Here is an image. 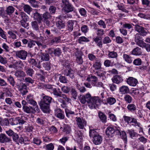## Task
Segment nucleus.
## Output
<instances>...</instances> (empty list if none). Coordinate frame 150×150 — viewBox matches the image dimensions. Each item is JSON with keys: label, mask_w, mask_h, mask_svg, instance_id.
Listing matches in <instances>:
<instances>
[{"label": "nucleus", "mask_w": 150, "mask_h": 150, "mask_svg": "<svg viewBox=\"0 0 150 150\" xmlns=\"http://www.w3.org/2000/svg\"><path fill=\"white\" fill-rule=\"evenodd\" d=\"M33 17L34 19L37 20L39 23H41L42 21V16L36 11L33 13Z\"/></svg>", "instance_id": "22"}, {"label": "nucleus", "mask_w": 150, "mask_h": 150, "mask_svg": "<svg viewBox=\"0 0 150 150\" xmlns=\"http://www.w3.org/2000/svg\"><path fill=\"white\" fill-rule=\"evenodd\" d=\"M55 114L57 118L61 120L64 119V112L60 109L56 110L55 112Z\"/></svg>", "instance_id": "12"}, {"label": "nucleus", "mask_w": 150, "mask_h": 150, "mask_svg": "<svg viewBox=\"0 0 150 150\" xmlns=\"http://www.w3.org/2000/svg\"><path fill=\"white\" fill-rule=\"evenodd\" d=\"M127 132L129 134L130 137L132 139L137 137L138 136H140L139 134H138L133 129H128L127 131Z\"/></svg>", "instance_id": "23"}, {"label": "nucleus", "mask_w": 150, "mask_h": 150, "mask_svg": "<svg viewBox=\"0 0 150 150\" xmlns=\"http://www.w3.org/2000/svg\"><path fill=\"white\" fill-rule=\"evenodd\" d=\"M91 71L92 73H94V74L100 77L103 76L104 75V71L102 68L98 69L96 70L95 71L94 70L92 69Z\"/></svg>", "instance_id": "15"}, {"label": "nucleus", "mask_w": 150, "mask_h": 150, "mask_svg": "<svg viewBox=\"0 0 150 150\" xmlns=\"http://www.w3.org/2000/svg\"><path fill=\"white\" fill-rule=\"evenodd\" d=\"M115 133L117 135H119L121 136L122 134V136L121 137L122 139L124 140L125 142H126L127 140V137L126 136V134L125 132L124 131H122V133L118 129H115Z\"/></svg>", "instance_id": "14"}, {"label": "nucleus", "mask_w": 150, "mask_h": 150, "mask_svg": "<svg viewBox=\"0 0 150 150\" xmlns=\"http://www.w3.org/2000/svg\"><path fill=\"white\" fill-rule=\"evenodd\" d=\"M89 136L92 137V141L94 144L98 145L100 144L103 140L102 137L96 131V130L90 129Z\"/></svg>", "instance_id": "3"}, {"label": "nucleus", "mask_w": 150, "mask_h": 150, "mask_svg": "<svg viewBox=\"0 0 150 150\" xmlns=\"http://www.w3.org/2000/svg\"><path fill=\"white\" fill-rule=\"evenodd\" d=\"M112 80L114 83L118 84L122 81V79L119 75H116L112 78Z\"/></svg>", "instance_id": "28"}, {"label": "nucleus", "mask_w": 150, "mask_h": 150, "mask_svg": "<svg viewBox=\"0 0 150 150\" xmlns=\"http://www.w3.org/2000/svg\"><path fill=\"white\" fill-rule=\"evenodd\" d=\"M142 60L139 58L135 59L133 62V64L136 66L140 65L142 64Z\"/></svg>", "instance_id": "58"}, {"label": "nucleus", "mask_w": 150, "mask_h": 150, "mask_svg": "<svg viewBox=\"0 0 150 150\" xmlns=\"http://www.w3.org/2000/svg\"><path fill=\"white\" fill-rule=\"evenodd\" d=\"M15 9V8L11 6H9L6 8V13L7 14V16H8L9 18L11 15L14 12Z\"/></svg>", "instance_id": "30"}, {"label": "nucleus", "mask_w": 150, "mask_h": 150, "mask_svg": "<svg viewBox=\"0 0 150 150\" xmlns=\"http://www.w3.org/2000/svg\"><path fill=\"white\" fill-rule=\"evenodd\" d=\"M82 53L80 51H77L75 53V56L76 57V61L79 64H82L83 62L82 58Z\"/></svg>", "instance_id": "8"}, {"label": "nucleus", "mask_w": 150, "mask_h": 150, "mask_svg": "<svg viewBox=\"0 0 150 150\" xmlns=\"http://www.w3.org/2000/svg\"><path fill=\"white\" fill-rule=\"evenodd\" d=\"M128 110L131 112H135L137 109V107L134 103H129L127 107Z\"/></svg>", "instance_id": "26"}, {"label": "nucleus", "mask_w": 150, "mask_h": 150, "mask_svg": "<svg viewBox=\"0 0 150 150\" xmlns=\"http://www.w3.org/2000/svg\"><path fill=\"white\" fill-rule=\"evenodd\" d=\"M102 63L99 59H96L95 62H93V67L95 70L98 69L102 68Z\"/></svg>", "instance_id": "17"}, {"label": "nucleus", "mask_w": 150, "mask_h": 150, "mask_svg": "<svg viewBox=\"0 0 150 150\" xmlns=\"http://www.w3.org/2000/svg\"><path fill=\"white\" fill-rule=\"evenodd\" d=\"M64 7L66 9H67V12L73 11L74 8L73 6H72L70 3L64 6Z\"/></svg>", "instance_id": "46"}, {"label": "nucleus", "mask_w": 150, "mask_h": 150, "mask_svg": "<svg viewBox=\"0 0 150 150\" xmlns=\"http://www.w3.org/2000/svg\"><path fill=\"white\" fill-rule=\"evenodd\" d=\"M18 88L20 93L22 95L26 94L28 92L26 86L24 84H20L19 86L18 85Z\"/></svg>", "instance_id": "13"}, {"label": "nucleus", "mask_w": 150, "mask_h": 150, "mask_svg": "<svg viewBox=\"0 0 150 150\" xmlns=\"http://www.w3.org/2000/svg\"><path fill=\"white\" fill-rule=\"evenodd\" d=\"M123 57L125 61L127 63L130 64L132 62V59L131 57L128 54H124L123 56Z\"/></svg>", "instance_id": "34"}, {"label": "nucleus", "mask_w": 150, "mask_h": 150, "mask_svg": "<svg viewBox=\"0 0 150 150\" xmlns=\"http://www.w3.org/2000/svg\"><path fill=\"white\" fill-rule=\"evenodd\" d=\"M76 121L78 127L80 129H83L86 126V122L84 119L79 117H76Z\"/></svg>", "instance_id": "6"}, {"label": "nucleus", "mask_w": 150, "mask_h": 150, "mask_svg": "<svg viewBox=\"0 0 150 150\" xmlns=\"http://www.w3.org/2000/svg\"><path fill=\"white\" fill-rule=\"evenodd\" d=\"M52 93L55 96H56L57 97H59L61 96L62 94V92L60 91V89L59 88L57 89L56 88H54L52 89Z\"/></svg>", "instance_id": "37"}, {"label": "nucleus", "mask_w": 150, "mask_h": 150, "mask_svg": "<svg viewBox=\"0 0 150 150\" xmlns=\"http://www.w3.org/2000/svg\"><path fill=\"white\" fill-rule=\"evenodd\" d=\"M62 130L63 132H65L67 134L70 133L71 129L70 127L67 125H65Z\"/></svg>", "instance_id": "49"}, {"label": "nucleus", "mask_w": 150, "mask_h": 150, "mask_svg": "<svg viewBox=\"0 0 150 150\" xmlns=\"http://www.w3.org/2000/svg\"><path fill=\"white\" fill-rule=\"evenodd\" d=\"M52 100V98L51 97L48 96L43 97L40 102V106L44 112L47 113L49 111L50 104Z\"/></svg>", "instance_id": "2"}, {"label": "nucleus", "mask_w": 150, "mask_h": 150, "mask_svg": "<svg viewBox=\"0 0 150 150\" xmlns=\"http://www.w3.org/2000/svg\"><path fill=\"white\" fill-rule=\"evenodd\" d=\"M125 101L127 103H130L132 101V98L129 95H125L124 97Z\"/></svg>", "instance_id": "50"}, {"label": "nucleus", "mask_w": 150, "mask_h": 150, "mask_svg": "<svg viewBox=\"0 0 150 150\" xmlns=\"http://www.w3.org/2000/svg\"><path fill=\"white\" fill-rule=\"evenodd\" d=\"M36 44V41L33 40H31L28 42V47L31 48L33 46H35Z\"/></svg>", "instance_id": "64"}, {"label": "nucleus", "mask_w": 150, "mask_h": 150, "mask_svg": "<svg viewBox=\"0 0 150 150\" xmlns=\"http://www.w3.org/2000/svg\"><path fill=\"white\" fill-rule=\"evenodd\" d=\"M118 56L117 53L114 51L109 52L108 57L109 58L114 59L116 58Z\"/></svg>", "instance_id": "41"}, {"label": "nucleus", "mask_w": 150, "mask_h": 150, "mask_svg": "<svg viewBox=\"0 0 150 150\" xmlns=\"http://www.w3.org/2000/svg\"><path fill=\"white\" fill-rule=\"evenodd\" d=\"M23 8L24 11L29 14H30L32 10V8L28 5H25L23 7Z\"/></svg>", "instance_id": "42"}, {"label": "nucleus", "mask_w": 150, "mask_h": 150, "mask_svg": "<svg viewBox=\"0 0 150 150\" xmlns=\"http://www.w3.org/2000/svg\"><path fill=\"white\" fill-rule=\"evenodd\" d=\"M89 41V40L84 36L79 37L78 40V41L79 43H81L82 42H88Z\"/></svg>", "instance_id": "62"}, {"label": "nucleus", "mask_w": 150, "mask_h": 150, "mask_svg": "<svg viewBox=\"0 0 150 150\" xmlns=\"http://www.w3.org/2000/svg\"><path fill=\"white\" fill-rule=\"evenodd\" d=\"M18 117L11 118L10 119V120L11 122H10V124L11 125H18Z\"/></svg>", "instance_id": "43"}, {"label": "nucleus", "mask_w": 150, "mask_h": 150, "mask_svg": "<svg viewBox=\"0 0 150 150\" xmlns=\"http://www.w3.org/2000/svg\"><path fill=\"white\" fill-rule=\"evenodd\" d=\"M75 22H76L75 21L73 20H69L67 22V26L69 31L71 32L73 30L74 24Z\"/></svg>", "instance_id": "27"}, {"label": "nucleus", "mask_w": 150, "mask_h": 150, "mask_svg": "<svg viewBox=\"0 0 150 150\" xmlns=\"http://www.w3.org/2000/svg\"><path fill=\"white\" fill-rule=\"evenodd\" d=\"M65 111L66 116L68 118L70 117V115H74L75 114L74 111H71L67 108L65 109Z\"/></svg>", "instance_id": "51"}, {"label": "nucleus", "mask_w": 150, "mask_h": 150, "mask_svg": "<svg viewBox=\"0 0 150 150\" xmlns=\"http://www.w3.org/2000/svg\"><path fill=\"white\" fill-rule=\"evenodd\" d=\"M7 79L8 81L10 83L11 85L12 86H14L15 84V82L14 79L13 77L11 76L7 77Z\"/></svg>", "instance_id": "57"}, {"label": "nucleus", "mask_w": 150, "mask_h": 150, "mask_svg": "<svg viewBox=\"0 0 150 150\" xmlns=\"http://www.w3.org/2000/svg\"><path fill=\"white\" fill-rule=\"evenodd\" d=\"M57 101L61 103V107L64 108L66 107V103L65 102L62 98H57Z\"/></svg>", "instance_id": "52"}, {"label": "nucleus", "mask_w": 150, "mask_h": 150, "mask_svg": "<svg viewBox=\"0 0 150 150\" xmlns=\"http://www.w3.org/2000/svg\"><path fill=\"white\" fill-rule=\"evenodd\" d=\"M98 115L100 121L103 123H105L107 121V117L105 115L101 112L98 113Z\"/></svg>", "instance_id": "20"}, {"label": "nucleus", "mask_w": 150, "mask_h": 150, "mask_svg": "<svg viewBox=\"0 0 150 150\" xmlns=\"http://www.w3.org/2000/svg\"><path fill=\"white\" fill-rule=\"evenodd\" d=\"M61 18V16L58 17V20L57 21L56 23V26L59 29L63 28L65 26V23L60 19Z\"/></svg>", "instance_id": "11"}, {"label": "nucleus", "mask_w": 150, "mask_h": 150, "mask_svg": "<svg viewBox=\"0 0 150 150\" xmlns=\"http://www.w3.org/2000/svg\"><path fill=\"white\" fill-rule=\"evenodd\" d=\"M2 47L4 51L6 52H9L10 49L9 47L5 43H3L2 45Z\"/></svg>", "instance_id": "61"}, {"label": "nucleus", "mask_w": 150, "mask_h": 150, "mask_svg": "<svg viewBox=\"0 0 150 150\" xmlns=\"http://www.w3.org/2000/svg\"><path fill=\"white\" fill-rule=\"evenodd\" d=\"M61 90L64 93H68L70 91V88L67 86H63L62 87Z\"/></svg>", "instance_id": "63"}, {"label": "nucleus", "mask_w": 150, "mask_h": 150, "mask_svg": "<svg viewBox=\"0 0 150 150\" xmlns=\"http://www.w3.org/2000/svg\"><path fill=\"white\" fill-rule=\"evenodd\" d=\"M123 117L125 122L127 123L128 124L131 123V120L132 119L131 117L124 115Z\"/></svg>", "instance_id": "55"}, {"label": "nucleus", "mask_w": 150, "mask_h": 150, "mask_svg": "<svg viewBox=\"0 0 150 150\" xmlns=\"http://www.w3.org/2000/svg\"><path fill=\"white\" fill-rule=\"evenodd\" d=\"M23 111L28 113H29L32 112L33 108L32 107L28 106H23Z\"/></svg>", "instance_id": "48"}, {"label": "nucleus", "mask_w": 150, "mask_h": 150, "mask_svg": "<svg viewBox=\"0 0 150 150\" xmlns=\"http://www.w3.org/2000/svg\"><path fill=\"white\" fill-rule=\"evenodd\" d=\"M132 54L133 55H141L142 52L141 49L138 47H136L132 50Z\"/></svg>", "instance_id": "36"}, {"label": "nucleus", "mask_w": 150, "mask_h": 150, "mask_svg": "<svg viewBox=\"0 0 150 150\" xmlns=\"http://www.w3.org/2000/svg\"><path fill=\"white\" fill-rule=\"evenodd\" d=\"M52 16L49 12H46L42 15V21L45 22V21L49 20L51 18Z\"/></svg>", "instance_id": "29"}, {"label": "nucleus", "mask_w": 150, "mask_h": 150, "mask_svg": "<svg viewBox=\"0 0 150 150\" xmlns=\"http://www.w3.org/2000/svg\"><path fill=\"white\" fill-rule=\"evenodd\" d=\"M62 53L61 50L59 48H54V55L55 56H59Z\"/></svg>", "instance_id": "53"}, {"label": "nucleus", "mask_w": 150, "mask_h": 150, "mask_svg": "<svg viewBox=\"0 0 150 150\" xmlns=\"http://www.w3.org/2000/svg\"><path fill=\"white\" fill-rule=\"evenodd\" d=\"M79 13L82 16L85 17L86 16L87 11L83 8H81L79 10Z\"/></svg>", "instance_id": "56"}, {"label": "nucleus", "mask_w": 150, "mask_h": 150, "mask_svg": "<svg viewBox=\"0 0 150 150\" xmlns=\"http://www.w3.org/2000/svg\"><path fill=\"white\" fill-rule=\"evenodd\" d=\"M59 81L60 82L63 83H67L68 81L65 76H60L59 77Z\"/></svg>", "instance_id": "60"}, {"label": "nucleus", "mask_w": 150, "mask_h": 150, "mask_svg": "<svg viewBox=\"0 0 150 150\" xmlns=\"http://www.w3.org/2000/svg\"><path fill=\"white\" fill-rule=\"evenodd\" d=\"M0 124L2 126H7L9 125V122L7 119H2L0 117Z\"/></svg>", "instance_id": "40"}, {"label": "nucleus", "mask_w": 150, "mask_h": 150, "mask_svg": "<svg viewBox=\"0 0 150 150\" xmlns=\"http://www.w3.org/2000/svg\"><path fill=\"white\" fill-rule=\"evenodd\" d=\"M16 56L17 57L20 59L25 60L27 56V52L23 50H19L16 51Z\"/></svg>", "instance_id": "7"}, {"label": "nucleus", "mask_w": 150, "mask_h": 150, "mask_svg": "<svg viewBox=\"0 0 150 150\" xmlns=\"http://www.w3.org/2000/svg\"><path fill=\"white\" fill-rule=\"evenodd\" d=\"M119 92L122 94H127L129 92V88L127 86H122L119 88Z\"/></svg>", "instance_id": "18"}, {"label": "nucleus", "mask_w": 150, "mask_h": 150, "mask_svg": "<svg viewBox=\"0 0 150 150\" xmlns=\"http://www.w3.org/2000/svg\"><path fill=\"white\" fill-rule=\"evenodd\" d=\"M135 30L139 33L140 35L143 36H146L147 34V31H146V28H144L138 24H136L134 27Z\"/></svg>", "instance_id": "4"}, {"label": "nucleus", "mask_w": 150, "mask_h": 150, "mask_svg": "<svg viewBox=\"0 0 150 150\" xmlns=\"http://www.w3.org/2000/svg\"><path fill=\"white\" fill-rule=\"evenodd\" d=\"M70 93L71 97L74 100L76 99L77 96V93L75 89L74 88H72L71 89Z\"/></svg>", "instance_id": "44"}, {"label": "nucleus", "mask_w": 150, "mask_h": 150, "mask_svg": "<svg viewBox=\"0 0 150 150\" xmlns=\"http://www.w3.org/2000/svg\"><path fill=\"white\" fill-rule=\"evenodd\" d=\"M40 57L41 61H48L50 59V56L48 54L41 52Z\"/></svg>", "instance_id": "24"}, {"label": "nucleus", "mask_w": 150, "mask_h": 150, "mask_svg": "<svg viewBox=\"0 0 150 150\" xmlns=\"http://www.w3.org/2000/svg\"><path fill=\"white\" fill-rule=\"evenodd\" d=\"M79 98L82 104H84L87 102L88 106L91 109L96 108L100 105V100L98 97H92L89 93L85 95L80 94Z\"/></svg>", "instance_id": "1"}, {"label": "nucleus", "mask_w": 150, "mask_h": 150, "mask_svg": "<svg viewBox=\"0 0 150 150\" xmlns=\"http://www.w3.org/2000/svg\"><path fill=\"white\" fill-rule=\"evenodd\" d=\"M93 41L97 44V45L100 47H102V42L100 38L96 36L93 39Z\"/></svg>", "instance_id": "33"}, {"label": "nucleus", "mask_w": 150, "mask_h": 150, "mask_svg": "<svg viewBox=\"0 0 150 150\" xmlns=\"http://www.w3.org/2000/svg\"><path fill=\"white\" fill-rule=\"evenodd\" d=\"M36 122L38 124L42 125L45 123L44 118L41 117H38L36 119Z\"/></svg>", "instance_id": "45"}, {"label": "nucleus", "mask_w": 150, "mask_h": 150, "mask_svg": "<svg viewBox=\"0 0 150 150\" xmlns=\"http://www.w3.org/2000/svg\"><path fill=\"white\" fill-rule=\"evenodd\" d=\"M24 69V70L27 75L30 77H32L34 73V71L33 69L31 68L26 67H25Z\"/></svg>", "instance_id": "31"}, {"label": "nucleus", "mask_w": 150, "mask_h": 150, "mask_svg": "<svg viewBox=\"0 0 150 150\" xmlns=\"http://www.w3.org/2000/svg\"><path fill=\"white\" fill-rule=\"evenodd\" d=\"M10 141V139L6 136V135L1 134H0V142L4 143V142H7Z\"/></svg>", "instance_id": "25"}, {"label": "nucleus", "mask_w": 150, "mask_h": 150, "mask_svg": "<svg viewBox=\"0 0 150 150\" xmlns=\"http://www.w3.org/2000/svg\"><path fill=\"white\" fill-rule=\"evenodd\" d=\"M0 16L4 19L5 21H8L9 18L8 16H7V14L6 13L2 7H0Z\"/></svg>", "instance_id": "16"}, {"label": "nucleus", "mask_w": 150, "mask_h": 150, "mask_svg": "<svg viewBox=\"0 0 150 150\" xmlns=\"http://www.w3.org/2000/svg\"><path fill=\"white\" fill-rule=\"evenodd\" d=\"M115 127H115H108L107 128L106 130V133L108 137H112L114 136L115 132Z\"/></svg>", "instance_id": "9"}, {"label": "nucleus", "mask_w": 150, "mask_h": 150, "mask_svg": "<svg viewBox=\"0 0 150 150\" xmlns=\"http://www.w3.org/2000/svg\"><path fill=\"white\" fill-rule=\"evenodd\" d=\"M15 76L17 77H24L26 75L25 73L23 71L19 70L16 71L15 73Z\"/></svg>", "instance_id": "38"}, {"label": "nucleus", "mask_w": 150, "mask_h": 150, "mask_svg": "<svg viewBox=\"0 0 150 150\" xmlns=\"http://www.w3.org/2000/svg\"><path fill=\"white\" fill-rule=\"evenodd\" d=\"M98 80V78L96 76L92 75H88L86 79V80L88 81L91 82L92 85H93V84L97 81Z\"/></svg>", "instance_id": "19"}, {"label": "nucleus", "mask_w": 150, "mask_h": 150, "mask_svg": "<svg viewBox=\"0 0 150 150\" xmlns=\"http://www.w3.org/2000/svg\"><path fill=\"white\" fill-rule=\"evenodd\" d=\"M136 44L140 47H142L145 45V43L143 41V39H142L135 42Z\"/></svg>", "instance_id": "59"}, {"label": "nucleus", "mask_w": 150, "mask_h": 150, "mask_svg": "<svg viewBox=\"0 0 150 150\" xmlns=\"http://www.w3.org/2000/svg\"><path fill=\"white\" fill-rule=\"evenodd\" d=\"M32 27L34 30H39V26L38 22L36 21H33L31 23Z\"/></svg>", "instance_id": "47"}, {"label": "nucleus", "mask_w": 150, "mask_h": 150, "mask_svg": "<svg viewBox=\"0 0 150 150\" xmlns=\"http://www.w3.org/2000/svg\"><path fill=\"white\" fill-rule=\"evenodd\" d=\"M106 101L107 104L110 105H112L114 104L116 102L115 98L112 97H108L107 98Z\"/></svg>", "instance_id": "35"}, {"label": "nucleus", "mask_w": 150, "mask_h": 150, "mask_svg": "<svg viewBox=\"0 0 150 150\" xmlns=\"http://www.w3.org/2000/svg\"><path fill=\"white\" fill-rule=\"evenodd\" d=\"M64 74L66 76H69L71 79H72L74 76V72L71 70L70 67L68 64H67L64 67Z\"/></svg>", "instance_id": "5"}, {"label": "nucleus", "mask_w": 150, "mask_h": 150, "mask_svg": "<svg viewBox=\"0 0 150 150\" xmlns=\"http://www.w3.org/2000/svg\"><path fill=\"white\" fill-rule=\"evenodd\" d=\"M26 100L28 103L31 105L34 106L37 105V103L33 99L32 97L31 96H28Z\"/></svg>", "instance_id": "32"}, {"label": "nucleus", "mask_w": 150, "mask_h": 150, "mask_svg": "<svg viewBox=\"0 0 150 150\" xmlns=\"http://www.w3.org/2000/svg\"><path fill=\"white\" fill-rule=\"evenodd\" d=\"M127 83L130 86H135L138 83L137 80L131 77H129L127 79Z\"/></svg>", "instance_id": "10"}, {"label": "nucleus", "mask_w": 150, "mask_h": 150, "mask_svg": "<svg viewBox=\"0 0 150 150\" xmlns=\"http://www.w3.org/2000/svg\"><path fill=\"white\" fill-rule=\"evenodd\" d=\"M140 137L138 139V140L139 142H142L143 144H145L147 141V138H145L144 136H141L140 135L139 136Z\"/></svg>", "instance_id": "54"}, {"label": "nucleus", "mask_w": 150, "mask_h": 150, "mask_svg": "<svg viewBox=\"0 0 150 150\" xmlns=\"http://www.w3.org/2000/svg\"><path fill=\"white\" fill-rule=\"evenodd\" d=\"M10 59H13V61L14 63V66H15L16 69L19 68H21L23 66V64L22 61L21 60L16 61L15 60H13V58L11 57Z\"/></svg>", "instance_id": "21"}, {"label": "nucleus", "mask_w": 150, "mask_h": 150, "mask_svg": "<svg viewBox=\"0 0 150 150\" xmlns=\"http://www.w3.org/2000/svg\"><path fill=\"white\" fill-rule=\"evenodd\" d=\"M95 30H96V34L98 36H101L103 35L104 34V31L103 29H99L97 27H95L94 28Z\"/></svg>", "instance_id": "39"}]
</instances>
